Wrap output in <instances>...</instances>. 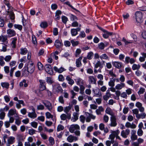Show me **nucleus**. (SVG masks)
<instances>
[{
  "label": "nucleus",
  "instance_id": "obj_1",
  "mask_svg": "<svg viewBox=\"0 0 146 146\" xmlns=\"http://www.w3.org/2000/svg\"><path fill=\"white\" fill-rule=\"evenodd\" d=\"M80 127L77 124H73L70 125L69 128V131L71 133H74L78 136L80 135Z\"/></svg>",
  "mask_w": 146,
  "mask_h": 146
},
{
  "label": "nucleus",
  "instance_id": "obj_2",
  "mask_svg": "<svg viewBox=\"0 0 146 146\" xmlns=\"http://www.w3.org/2000/svg\"><path fill=\"white\" fill-rule=\"evenodd\" d=\"M120 133V131L119 130H117L116 131H112L111 134L109 135V139L111 140H114L115 137L120 140H121V139L118 136V135Z\"/></svg>",
  "mask_w": 146,
  "mask_h": 146
},
{
  "label": "nucleus",
  "instance_id": "obj_3",
  "mask_svg": "<svg viewBox=\"0 0 146 146\" xmlns=\"http://www.w3.org/2000/svg\"><path fill=\"white\" fill-rule=\"evenodd\" d=\"M102 68L101 63L100 61H98L96 62L94 66V72L95 74L98 72L101 73L102 72L101 68Z\"/></svg>",
  "mask_w": 146,
  "mask_h": 146
},
{
  "label": "nucleus",
  "instance_id": "obj_4",
  "mask_svg": "<svg viewBox=\"0 0 146 146\" xmlns=\"http://www.w3.org/2000/svg\"><path fill=\"white\" fill-rule=\"evenodd\" d=\"M135 15L136 21L138 23H140L142 22V15L140 12H136L135 13Z\"/></svg>",
  "mask_w": 146,
  "mask_h": 146
},
{
  "label": "nucleus",
  "instance_id": "obj_5",
  "mask_svg": "<svg viewBox=\"0 0 146 146\" xmlns=\"http://www.w3.org/2000/svg\"><path fill=\"white\" fill-rule=\"evenodd\" d=\"M14 116L15 117H19V116L16 110L15 109H11L8 111L7 114L8 117Z\"/></svg>",
  "mask_w": 146,
  "mask_h": 146
},
{
  "label": "nucleus",
  "instance_id": "obj_6",
  "mask_svg": "<svg viewBox=\"0 0 146 146\" xmlns=\"http://www.w3.org/2000/svg\"><path fill=\"white\" fill-rule=\"evenodd\" d=\"M116 119L115 116L111 117L110 118L111 122L108 125L109 127H115L117 125L116 122Z\"/></svg>",
  "mask_w": 146,
  "mask_h": 146
},
{
  "label": "nucleus",
  "instance_id": "obj_7",
  "mask_svg": "<svg viewBox=\"0 0 146 146\" xmlns=\"http://www.w3.org/2000/svg\"><path fill=\"white\" fill-rule=\"evenodd\" d=\"M44 70L48 74H52L53 73V72L51 65L49 64H46L44 66Z\"/></svg>",
  "mask_w": 146,
  "mask_h": 146
},
{
  "label": "nucleus",
  "instance_id": "obj_8",
  "mask_svg": "<svg viewBox=\"0 0 146 146\" xmlns=\"http://www.w3.org/2000/svg\"><path fill=\"white\" fill-rule=\"evenodd\" d=\"M33 64V63L31 62L30 63L28 64L27 65V70L29 73L32 74L34 71L35 66Z\"/></svg>",
  "mask_w": 146,
  "mask_h": 146
},
{
  "label": "nucleus",
  "instance_id": "obj_9",
  "mask_svg": "<svg viewBox=\"0 0 146 146\" xmlns=\"http://www.w3.org/2000/svg\"><path fill=\"white\" fill-rule=\"evenodd\" d=\"M15 138L13 136H10L8 138L6 146H10V145L13 144L15 141Z\"/></svg>",
  "mask_w": 146,
  "mask_h": 146
},
{
  "label": "nucleus",
  "instance_id": "obj_10",
  "mask_svg": "<svg viewBox=\"0 0 146 146\" xmlns=\"http://www.w3.org/2000/svg\"><path fill=\"white\" fill-rule=\"evenodd\" d=\"M7 33L8 36L9 37L15 36L16 35L15 31L12 29H9L7 30Z\"/></svg>",
  "mask_w": 146,
  "mask_h": 146
},
{
  "label": "nucleus",
  "instance_id": "obj_11",
  "mask_svg": "<svg viewBox=\"0 0 146 146\" xmlns=\"http://www.w3.org/2000/svg\"><path fill=\"white\" fill-rule=\"evenodd\" d=\"M42 103L49 111H51L52 110V105L49 102L45 101L43 102Z\"/></svg>",
  "mask_w": 146,
  "mask_h": 146
},
{
  "label": "nucleus",
  "instance_id": "obj_12",
  "mask_svg": "<svg viewBox=\"0 0 146 146\" xmlns=\"http://www.w3.org/2000/svg\"><path fill=\"white\" fill-rule=\"evenodd\" d=\"M92 92L94 93V96L96 97H100L102 96V94L100 89H96L92 90Z\"/></svg>",
  "mask_w": 146,
  "mask_h": 146
},
{
  "label": "nucleus",
  "instance_id": "obj_13",
  "mask_svg": "<svg viewBox=\"0 0 146 146\" xmlns=\"http://www.w3.org/2000/svg\"><path fill=\"white\" fill-rule=\"evenodd\" d=\"M78 138L75 136H73L72 135H70L67 138V141L69 143H72L74 141H76L78 140Z\"/></svg>",
  "mask_w": 146,
  "mask_h": 146
},
{
  "label": "nucleus",
  "instance_id": "obj_14",
  "mask_svg": "<svg viewBox=\"0 0 146 146\" xmlns=\"http://www.w3.org/2000/svg\"><path fill=\"white\" fill-rule=\"evenodd\" d=\"M130 131L129 129H127L125 131L122 130L121 132V135L124 138H126L129 134Z\"/></svg>",
  "mask_w": 146,
  "mask_h": 146
},
{
  "label": "nucleus",
  "instance_id": "obj_15",
  "mask_svg": "<svg viewBox=\"0 0 146 146\" xmlns=\"http://www.w3.org/2000/svg\"><path fill=\"white\" fill-rule=\"evenodd\" d=\"M60 117L61 119L62 120H65L67 118L70 119L71 118V114L70 113L67 114V115L63 113L61 115Z\"/></svg>",
  "mask_w": 146,
  "mask_h": 146
},
{
  "label": "nucleus",
  "instance_id": "obj_16",
  "mask_svg": "<svg viewBox=\"0 0 146 146\" xmlns=\"http://www.w3.org/2000/svg\"><path fill=\"white\" fill-rule=\"evenodd\" d=\"M136 131L135 130H132L131 131V139L132 141H134L137 138V135L136 134Z\"/></svg>",
  "mask_w": 146,
  "mask_h": 146
},
{
  "label": "nucleus",
  "instance_id": "obj_17",
  "mask_svg": "<svg viewBox=\"0 0 146 146\" xmlns=\"http://www.w3.org/2000/svg\"><path fill=\"white\" fill-rule=\"evenodd\" d=\"M32 110L33 111V112H29L28 116L31 118L33 119L36 117L37 114L35 112V109L34 108H33Z\"/></svg>",
  "mask_w": 146,
  "mask_h": 146
},
{
  "label": "nucleus",
  "instance_id": "obj_18",
  "mask_svg": "<svg viewBox=\"0 0 146 146\" xmlns=\"http://www.w3.org/2000/svg\"><path fill=\"white\" fill-rule=\"evenodd\" d=\"M125 126L127 128H130L131 129H135L136 128V125L133 123L131 124L129 122H127L125 124Z\"/></svg>",
  "mask_w": 146,
  "mask_h": 146
},
{
  "label": "nucleus",
  "instance_id": "obj_19",
  "mask_svg": "<svg viewBox=\"0 0 146 146\" xmlns=\"http://www.w3.org/2000/svg\"><path fill=\"white\" fill-rule=\"evenodd\" d=\"M54 45L57 48H60L63 45L62 42L58 40H56L54 43Z\"/></svg>",
  "mask_w": 146,
  "mask_h": 146
},
{
  "label": "nucleus",
  "instance_id": "obj_20",
  "mask_svg": "<svg viewBox=\"0 0 146 146\" xmlns=\"http://www.w3.org/2000/svg\"><path fill=\"white\" fill-rule=\"evenodd\" d=\"M125 84L124 83H120L119 84H117L115 86V88L116 90H120L125 87Z\"/></svg>",
  "mask_w": 146,
  "mask_h": 146
},
{
  "label": "nucleus",
  "instance_id": "obj_21",
  "mask_svg": "<svg viewBox=\"0 0 146 146\" xmlns=\"http://www.w3.org/2000/svg\"><path fill=\"white\" fill-rule=\"evenodd\" d=\"M66 79L68 81V83L71 85H73L74 83V80L70 77L69 75L66 76Z\"/></svg>",
  "mask_w": 146,
  "mask_h": 146
},
{
  "label": "nucleus",
  "instance_id": "obj_22",
  "mask_svg": "<svg viewBox=\"0 0 146 146\" xmlns=\"http://www.w3.org/2000/svg\"><path fill=\"white\" fill-rule=\"evenodd\" d=\"M88 81L90 84H95L96 82V79L93 76H90L88 77Z\"/></svg>",
  "mask_w": 146,
  "mask_h": 146
},
{
  "label": "nucleus",
  "instance_id": "obj_23",
  "mask_svg": "<svg viewBox=\"0 0 146 146\" xmlns=\"http://www.w3.org/2000/svg\"><path fill=\"white\" fill-rule=\"evenodd\" d=\"M113 65L118 69H120L122 66V63L119 62H113Z\"/></svg>",
  "mask_w": 146,
  "mask_h": 146
},
{
  "label": "nucleus",
  "instance_id": "obj_24",
  "mask_svg": "<svg viewBox=\"0 0 146 146\" xmlns=\"http://www.w3.org/2000/svg\"><path fill=\"white\" fill-rule=\"evenodd\" d=\"M78 114L77 112H74L73 114V116L72 117L71 121L73 122H75L78 119Z\"/></svg>",
  "mask_w": 146,
  "mask_h": 146
},
{
  "label": "nucleus",
  "instance_id": "obj_25",
  "mask_svg": "<svg viewBox=\"0 0 146 146\" xmlns=\"http://www.w3.org/2000/svg\"><path fill=\"white\" fill-rule=\"evenodd\" d=\"M54 69L56 72H57L59 73H61L64 71L65 70H64V68L62 67H61L60 68H58L56 66H54Z\"/></svg>",
  "mask_w": 146,
  "mask_h": 146
},
{
  "label": "nucleus",
  "instance_id": "obj_26",
  "mask_svg": "<svg viewBox=\"0 0 146 146\" xmlns=\"http://www.w3.org/2000/svg\"><path fill=\"white\" fill-rule=\"evenodd\" d=\"M103 32L104 33L103 35V36L106 38H108L109 36L112 35L113 34L112 33L109 32L105 30Z\"/></svg>",
  "mask_w": 146,
  "mask_h": 146
},
{
  "label": "nucleus",
  "instance_id": "obj_27",
  "mask_svg": "<svg viewBox=\"0 0 146 146\" xmlns=\"http://www.w3.org/2000/svg\"><path fill=\"white\" fill-rule=\"evenodd\" d=\"M0 40H1V41L3 42L7 43L8 40L7 36L6 35H1V36H0Z\"/></svg>",
  "mask_w": 146,
  "mask_h": 146
},
{
  "label": "nucleus",
  "instance_id": "obj_28",
  "mask_svg": "<svg viewBox=\"0 0 146 146\" xmlns=\"http://www.w3.org/2000/svg\"><path fill=\"white\" fill-rule=\"evenodd\" d=\"M105 111L107 113L111 115V117L115 116L114 115V113L110 108H107L106 110Z\"/></svg>",
  "mask_w": 146,
  "mask_h": 146
},
{
  "label": "nucleus",
  "instance_id": "obj_29",
  "mask_svg": "<svg viewBox=\"0 0 146 146\" xmlns=\"http://www.w3.org/2000/svg\"><path fill=\"white\" fill-rule=\"evenodd\" d=\"M115 78H111L110 81L108 82V85L109 86L113 87L115 86Z\"/></svg>",
  "mask_w": 146,
  "mask_h": 146
},
{
  "label": "nucleus",
  "instance_id": "obj_30",
  "mask_svg": "<svg viewBox=\"0 0 146 146\" xmlns=\"http://www.w3.org/2000/svg\"><path fill=\"white\" fill-rule=\"evenodd\" d=\"M11 40V45L12 47L13 48H15L16 46V44L17 38L16 37H15L12 38Z\"/></svg>",
  "mask_w": 146,
  "mask_h": 146
},
{
  "label": "nucleus",
  "instance_id": "obj_31",
  "mask_svg": "<svg viewBox=\"0 0 146 146\" xmlns=\"http://www.w3.org/2000/svg\"><path fill=\"white\" fill-rule=\"evenodd\" d=\"M7 14H9V15L10 17V19L11 20V21L12 22H14V19H15V15L13 13V12H11L10 13L9 11H8L7 12Z\"/></svg>",
  "mask_w": 146,
  "mask_h": 146
},
{
  "label": "nucleus",
  "instance_id": "obj_32",
  "mask_svg": "<svg viewBox=\"0 0 146 146\" xmlns=\"http://www.w3.org/2000/svg\"><path fill=\"white\" fill-rule=\"evenodd\" d=\"M82 58V57H80L76 59V63L77 67H78L81 66L82 64L81 61Z\"/></svg>",
  "mask_w": 146,
  "mask_h": 146
},
{
  "label": "nucleus",
  "instance_id": "obj_33",
  "mask_svg": "<svg viewBox=\"0 0 146 146\" xmlns=\"http://www.w3.org/2000/svg\"><path fill=\"white\" fill-rule=\"evenodd\" d=\"M111 96V94L110 92H107L105 95L103 96V98L104 100L107 101Z\"/></svg>",
  "mask_w": 146,
  "mask_h": 146
},
{
  "label": "nucleus",
  "instance_id": "obj_34",
  "mask_svg": "<svg viewBox=\"0 0 146 146\" xmlns=\"http://www.w3.org/2000/svg\"><path fill=\"white\" fill-rule=\"evenodd\" d=\"M28 52L27 49L25 48H21L20 49V53L21 54L24 55L26 54Z\"/></svg>",
  "mask_w": 146,
  "mask_h": 146
},
{
  "label": "nucleus",
  "instance_id": "obj_35",
  "mask_svg": "<svg viewBox=\"0 0 146 146\" xmlns=\"http://www.w3.org/2000/svg\"><path fill=\"white\" fill-rule=\"evenodd\" d=\"M5 115V113L3 111V109H0V119H3Z\"/></svg>",
  "mask_w": 146,
  "mask_h": 146
},
{
  "label": "nucleus",
  "instance_id": "obj_36",
  "mask_svg": "<svg viewBox=\"0 0 146 146\" xmlns=\"http://www.w3.org/2000/svg\"><path fill=\"white\" fill-rule=\"evenodd\" d=\"M1 85L2 87L4 88L8 89L9 88V84L7 82H2L1 84Z\"/></svg>",
  "mask_w": 146,
  "mask_h": 146
},
{
  "label": "nucleus",
  "instance_id": "obj_37",
  "mask_svg": "<svg viewBox=\"0 0 146 146\" xmlns=\"http://www.w3.org/2000/svg\"><path fill=\"white\" fill-rule=\"evenodd\" d=\"M104 110L102 106H100L98 107V109H97L96 111V112L97 115H100L101 114V112L104 111Z\"/></svg>",
  "mask_w": 146,
  "mask_h": 146
},
{
  "label": "nucleus",
  "instance_id": "obj_38",
  "mask_svg": "<svg viewBox=\"0 0 146 146\" xmlns=\"http://www.w3.org/2000/svg\"><path fill=\"white\" fill-rule=\"evenodd\" d=\"M26 81L25 80H23L22 82H20L19 85L21 87L23 86L24 85L25 87H26L28 86V84L26 83Z\"/></svg>",
  "mask_w": 146,
  "mask_h": 146
},
{
  "label": "nucleus",
  "instance_id": "obj_39",
  "mask_svg": "<svg viewBox=\"0 0 146 146\" xmlns=\"http://www.w3.org/2000/svg\"><path fill=\"white\" fill-rule=\"evenodd\" d=\"M17 139L18 141H23V135L22 134H19L17 135Z\"/></svg>",
  "mask_w": 146,
  "mask_h": 146
},
{
  "label": "nucleus",
  "instance_id": "obj_40",
  "mask_svg": "<svg viewBox=\"0 0 146 146\" xmlns=\"http://www.w3.org/2000/svg\"><path fill=\"white\" fill-rule=\"evenodd\" d=\"M4 60V57L2 56H0V65L1 66H3L5 64V63Z\"/></svg>",
  "mask_w": 146,
  "mask_h": 146
},
{
  "label": "nucleus",
  "instance_id": "obj_41",
  "mask_svg": "<svg viewBox=\"0 0 146 146\" xmlns=\"http://www.w3.org/2000/svg\"><path fill=\"white\" fill-rule=\"evenodd\" d=\"M71 106H68L65 107L64 108V111L66 114H69L68 112L71 109Z\"/></svg>",
  "mask_w": 146,
  "mask_h": 146
},
{
  "label": "nucleus",
  "instance_id": "obj_42",
  "mask_svg": "<svg viewBox=\"0 0 146 146\" xmlns=\"http://www.w3.org/2000/svg\"><path fill=\"white\" fill-rule=\"evenodd\" d=\"M45 115L46 118L48 119L51 118L52 120H53V115L51 114L49 112H47L46 113Z\"/></svg>",
  "mask_w": 146,
  "mask_h": 146
},
{
  "label": "nucleus",
  "instance_id": "obj_43",
  "mask_svg": "<svg viewBox=\"0 0 146 146\" xmlns=\"http://www.w3.org/2000/svg\"><path fill=\"white\" fill-rule=\"evenodd\" d=\"M140 67V66L139 64L137 65L134 64L132 66V69L133 70L139 69Z\"/></svg>",
  "mask_w": 146,
  "mask_h": 146
},
{
  "label": "nucleus",
  "instance_id": "obj_44",
  "mask_svg": "<svg viewBox=\"0 0 146 146\" xmlns=\"http://www.w3.org/2000/svg\"><path fill=\"white\" fill-rule=\"evenodd\" d=\"M71 33L72 36H75L78 34V32L76 29H72L71 30Z\"/></svg>",
  "mask_w": 146,
  "mask_h": 146
},
{
  "label": "nucleus",
  "instance_id": "obj_45",
  "mask_svg": "<svg viewBox=\"0 0 146 146\" xmlns=\"http://www.w3.org/2000/svg\"><path fill=\"white\" fill-rule=\"evenodd\" d=\"M12 57L10 55H7L5 56L4 58V59L5 61L7 62H9L11 60V59Z\"/></svg>",
  "mask_w": 146,
  "mask_h": 146
},
{
  "label": "nucleus",
  "instance_id": "obj_46",
  "mask_svg": "<svg viewBox=\"0 0 146 146\" xmlns=\"http://www.w3.org/2000/svg\"><path fill=\"white\" fill-rule=\"evenodd\" d=\"M5 24L4 21L2 17L0 16V27H3Z\"/></svg>",
  "mask_w": 146,
  "mask_h": 146
},
{
  "label": "nucleus",
  "instance_id": "obj_47",
  "mask_svg": "<svg viewBox=\"0 0 146 146\" xmlns=\"http://www.w3.org/2000/svg\"><path fill=\"white\" fill-rule=\"evenodd\" d=\"M48 141L50 143L51 145H54L55 143V141L53 138L52 137H50L48 139Z\"/></svg>",
  "mask_w": 146,
  "mask_h": 146
},
{
  "label": "nucleus",
  "instance_id": "obj_48",
  "mask_svg": "<svg viewBox=\"0 0 146 146\" xmlns=\"http://www.w3.org/2000/svg\"><path fill=\"white\" fill-rule=\"evenodd\" d=\"M64 127L63 125H59L57 126V131H60L63 130L64 129Z\"/></svg>",
  "mask_w": 146,
  "mask_h": 146
},
{
  "label": "nucleus",
  "instance_id": "obj_49",
  "mask_svg": "<svg viewBox=\"0 0 146 146\" xmlns=\"http://www.w3.org/2000/svg\"><path fill=\"white\" fill-rule=\"evenodd\" d=\"M100 57L101 60L103 59L107 60L108 58V56L106 54H103L100 56Z\"/></svg>",
  "mask_w": 146,
  "mask_h": 146
},
{
  "label": "nucleus",
  "instance_id": "obj_50",
  "mask_svg": "<svg viewBox=\"0 0 146 146\" xmlns=\"http://www.w3.org/2000/svg\"><path fill=\"white\" fill-rule=\"evenodd\" d=\"M94 54L92 52H89L87 56V58L89 60H91L92 58V57L93 56Z\"/></svg>",
  "mask_w": 146,
  "mask_h": 146
},
{
  "label": "nucleus",
  "instance_id": "obj_51",
  "mask_svg": "<svg viewBox=\"0 0 146 146\" xmlns=\"http://www.w3.org/2000/svg\"><path fill=\"white\" fill-rule=\"evenodd\" d=\"M122 41L125 42V45H127L133 42V41L131 40L129 41H127L124 37L123 38Z\"/></svg>",
  "mask_w": 146,
  "mask_h": 146
},
{
  "label": "nucleus",
  "instance_id": "obj_52",
  "mask_svg": "<svg viewBox=\"0 0 146 146\" xmlns=\"http://www.w3.org/2000/svg\"><path fill=\"white\" fill-rule=\"evenodd\" d=\"M70 19L71 21H75L78 20V19L75 16L71 14L70 16Z\"/></svg>",
  "mask_w": 146,
  "mask_h": 146
},
{
  "label": "nucleus",
  "instance_id": "obj_53",
  "mask_svg": "<svg viewBox=\"0 0 146 146\" xmlns=\"http://www.w3.org/2000/svg\"><path fill=\"white\" fill-rule=\"evenodd\" d=\"M37 66L38 69L40 70L43 69V65L40 62H38L37 63Z\"/></svg>",
  "mask_w": 146,
  "mask_h": 146
},
{
  "label": "nucleus",
  "instance_id": "obj_54",
  "mask_svg": "<svg viewBox=\"0 0 146 146\" xmlns=\"http://www.w3.org/2000/svg\"><path fill=\"white\" fill-rule=\"evenodd\" d=\"M145 89L143 88H141L138 92L139 95L143 94L145 92Z\"/></svg>",
  "mask_w": 146,
  "mask_h": 146
},
{
  "label": "nucleus",
  "instance_id": "obj_55",
  "mask_svg": "<svg viewBox=\"0 0 146 146\" xmlns=\"http://www.w3.org/2000/svg\"><path fill=\"white\" fill-rule=\"evenodd\" d=\"M14 27L15 28L18 29L20 31L22 29V26L19 25L15 24L14 25Z\"/></svg>",
  "mask_w": 146,
  "mask_h": 146
},
{
  "label": "nucleus",
  "instance_id": "obj_56",
  "mask_svg": "<svg viewBox=\"0 0 146 146\" xmlns=\"http://www.w3.org/2000/svg\"><path fill=\"white\" fill-rule=\"evenodd\" d=\"M143 134V131L141 129H139L137 131V134L139 136H141Z\"/></svg>",
  "mask_w": 146,
  "mask_h": 146
},
{
  "label": "nucleus",
  "instance_id": "obj_57",
  "mask_svg": "<svg viewBox=\"0 0 146 146\" xmlns=\"http://www.w3.org/2000/svg\"><path fill=\"white\" fill-rule=\"evenodd\" d=\"M3 44V45L2 46V48L1 49V51L5 52L7 50V46L3 44Z\"/></svg>",
  "mask_w": 146,
  "mask_h": 146
},
{
  "label": "nucleus",
  "instance_id": "obj_58",
  "mask_svg": "<svg viewBox=\"0 0 146 146\" xmlns=\"http://www.w3.org/2000/svg\"><path fill=\"white\" fill-rule=\"evenodd\" d=\"M58 79L60 81L63 82L64 80V78L62 74H60L58 76Z\"/></svg>",
  "mask_w": 146,
  "mask_h": 146
},
{
  "label": "nucleus",
  "instance_id": "obj_59",
  "mask_svg": "<svg viewBox=\"0 0 146 146\" xmlns=\"http://www.w3.org/2000/svg\"><path fill=\"white\" fill-rule=\"evenodd\" d=\"M35 131L33 129H31L29 130V133L31 135H32L35 133Z\"/></svg>",
  "mask_w": 146,
  "mask_h": 146
},
{
  "label": "nucleus",
  "instance_id": "obj_60",
  "mask_svg": "<svg viewBox=\"0 0 146 146\" xmlns=\"http://www.w3.org/2000/svg\"><path fill=\"white\" fill-rule=\"evenodd\" d=\"M71 42L72 44V45L74 46L77 45L78 44V41H74V40H71Z\"/></svg>",
  "mask_w": 146,
  "mask_h": 146
},
{
  "label": "nucleus",
  "instance_id": "obj_61",
  "mask_svg": "<svg viewBox=\"0 0 146 146\" xmlns=\"http://www.w3.org/2000/svg\"><path fill=\"white\" fill-rule=\"evenodd\" d=\"M64 44L66 47H69L71 45L70 42L68 40H65L64 42Z\"/></svg>",
  "mask_w": 146,
  "mask_h": 146
},
{
  "label": "nucleus",
  "instance_id": "obj_62",
  "mask_svg": "<svg viewBox=\"0 0 146 146\" xmlns=\"http://www.w3.org/2000/svg\"><path fill=\"white\" fill-rule=\"evenodd\" d=\"M4 70L6 74H8L9 72V67L8 66H5L4 68Z\"/></svg>",
  "mask_w": 146,
  "mask_h": 146
},
{
  "label": "nucleus",
  "instance_id": "obj_63",
  "mask_svg": "<svg viewBox=\"0 0 146 146\" xmlns=\"http://www.w3.org/2000/svg\"><path fill=\"white\" fill-rule=\"evenodd\" d=\"M62 22L64 24H66L68 21V18L65 16H63L62 17Z\"/></svg>",
  "mask_w": 146,
  "mask_h": 146
},
{
  "label": "nucleus",
  "instance_id": "obj_64",
  "mask_svg": "<svg viewBox=\"0 0 146 146\" xmlns=\"http://www.w3.org/2000/svg\"><path fill=\"white\" fill-rule=\"evenodd\" d=\"M94 144L92 142H90L88 143H85L84 145V146H93Z\"/></svg>",
  "mask_w": 146,
  "mask_h": 146
}]
</instances>
